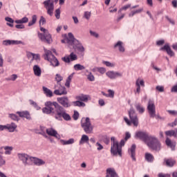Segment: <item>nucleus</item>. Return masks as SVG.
<instances>
[{
    "instance_id": "f257e3e1",
    "label": "nucleus",
    "mask_w": 177,
    "mask_h": 177,
    "mask_svg": "<svg viewBox=\"0 0 177 177\" xmlns=\"http://www.w3.org/2000/svg\"><path fill=\"white\" fill-rule=\"evenodd\" d=\"M135 139H139L144 143H146L149 149L153 151H160L161 150V142L155 136L149 135L147 131H138L134 136Z\"/></svg>"
},
{
    "instance_id": "f03ea898",
    "label": "nucleus",
    "mask_w": 177,
    "mask_h": 177,
    "mask_svg": "<svg viewBox=\"0 0 177 177\" xmlns=\"http://www.w3.org/2000/svg\"><path fill=\"white\" fill-rule=\"evenodd\" d=\"M111 141L113 142V145L111 147V154L113 156H119V157H122V147L125 146V140H121L120 143L115 140V137H111Z\"/></svg>"
},
{
    "instance_id": "7ed1b4c3",
    "label": "nucleus",
    "mask_w": 177,
    "mask_h": 177,
    "mask_svg": "<svg viewBox=\"0 0 177 177\" xmlns=\"http://www.w3.org/2000/svg\"><path fill=\"white\" fill-rule=\"evenodd\" d=\"M44 60L49 62L53 67H58L60 64L57 58L53 55L52 51L46 50V48H44Z\"/></svg>"
},
{
    "instance_id": "20e7f679",
    "label": "nucleus",
    "mask_w": 177,
    "mask_h": 177,
    "mask_svg": "<svg viewBox=\"0 0 177 177\" xmlns=\"http://www.w3.org/2000/svg\"><path fill=\"white\" fill-rule=\"evenodd\" d=\"M40 31H42L44 33L38 32V38L41 40L42 42L50 44V42H52V35L49 34L48 30L40 26Z\"/></svg>"
},
{
    "instance_id": "39448f33",
    "label": "nucleus",
    "mask_w": 177,
    "mask_h": 177,
    "mask_svg": "<svg viewBox=\"0 0 177 177\" xmlns=\"http://www.w3.org/2000/svg\"><path fill=\"white\" fill-rule=\"evenodd\" d=\"M81 126L86 133H93V126L91 123V119L89 118H83L82 119Z\"/></svg>"
},
{
    "instance_id": "423d86ee",
    "label": "nucleus",
    "mask_w": 177,
    "mask_h": 177,
    "mask_svg": "<svg viewBox=\"0 0 177 177\" xmlns=\"http://www.w3.org/2000/svg\"><path fill=\"white\" fill-rule=\"evenodd\" d=\"M56 104H57V102L47 101L45 102L46 107L42 109L43 113H44V114H53Z\"/></svg>"
},
{
    "instance_id": "0eeeda50",
    "label": "nucleus",
    "mask_w": 177,
    "mask_h": 177,
    "mask_svg": "<svg viewBox=\"0 0 177 177\" xmlns=\"http://www.w3.org/2000/svg\"><path fill=\"white\" fill-rule=\"evenodd\" d=\"M129 117L132 121V124L134 127H138L139 125V118H138V113L133 109V106H131L129 110Z\"/></svg>"
},
{
    "instance_id": "6e6552de",
    "label": "nucleus",
    "mask_w": 177,
    "mask_h": 177,
    "mask_svg": "<svg viewBox=\"0 0 177 177\" xmlns=\"http://www.w3.org/2000/svg\"><path fill=\"white\" fill-rule=\"evenodd\" d=\"M43 3L49 16H53V10H55V1L46 0Z\"/></svg>"
},
{
    "instance_id": "1a4fd4ad",
    "label": "nucleus",
    "mask_w": 177,
    "mask_h": 177,
    "mask_svg": "<svg viewBox=\"0 0 177 177\" xmlns=\"http://www.w3.org/2000/svg\"><path fill=\"white\" fill-rule=\"evenodd\" d=\"M65 111L66 109L57 102V104H55V108L54 109V112H53V115H55V118H56V120H59V118H62V115Z\"/></svg>"
},
{
    "instance_id": "9d476101",
    "label": "nucleus",
    "mask_w": 177,
    "mask_h": 177,
    "mask_svg": "<svg viewBox=\"0 0 177 177\" xmlns=\"http://www.w3.org/2000/svg\"><path fill=\"white\" fill-rule=\"evenodd\" d=\"M147 109L150 117L154 118L156 117V105L154 104V101L149 100Z\"/></svg>"
},
{
    "instance_id": "9b49d317",
    "label": "nucleus",
    "mask_w": 177,
    "mask_h": 177,
    "mask_svg": "<svg viewBox=\"0 0 177 177\" xmlns=\"http://www.w3.org/2000/svg\"><path fill=\"white\" fill-rule=\"evenodd\" d=\"M57 100L59 104H61L63 107L68 108L71 106L70 104V101L68 100V97H57Z\"/></svg>"
},
{
    "instance_id": "f8f14e48",
    "label": "nucleus",
    "mask_w": 177,
    "mask_h": 177,
    "mask_svg": "<svg viewBox=\"0 0 177 177\" xmlns=\"http://www.w3.org/2000/svg\"><path fill=\"white\" fill-rule=\"evenodd\" d=\"M160 50H165L170 57H174L175 56V53L174 50H172L171 46H169V44L168 43L165 44L164 46L161 47Z\"/></svg>"
},
{
    "instance_id": "ddd939ff",
    "label": "nucleus",
    "mask_w": 177,
    "mask_h": 177,
    "mask_svg": "<svg viewBox=\"0 0 177 177\" xmlns=\"http://www.w3.org/2000/svg\"><path fill=\"white\" fill-rule=\"evenodd\" d=\"M18 158L21 161L24 162V164L27 165L28 164V161H31L34 160L33 157H31L26 153H18Z\"/></svg>"
},
{
    "instance_id": "4468645a",
    "label": "nucleus",
    "mask_w": 177,
    "mask_h": 177,
    "mask_svg": "<svg viewBox=\"0 0 177 177\" xmlns=\"http://www.w3.org/2000/svg\"><path fill=\"white\" fill-rule=\"evenodd\" d=\"M67 93V89L66 87L62 86V84L58 85L57 88L54 91V94L57 96H62Z\"/></svg>"
},
{
    "instance_id": "2eb2a0df",
    "label": "nucleus",
    "mask_w": 177,
    "mask_h": 177,
    "mask_svg": "<svg viewBox=\"0 0 177 177\" xmlns=\"http://www.w3.org/2000/svg\"><path fill=\"white\" fill-rule=\"evenodd\" d=\"M71 46H73V49L79 50V52L85 51V48H84L82 44H81L78 40L75 39V38L73 39Z\"/></svg>"
},
{
    "instance_id": "dca6fc26",
    "label": "nucleus",
    "mask_w": 177,
    "mask_h": 177,
    "mask_svg": "<svg viewBox=\"0 0 177 177\" xmlns=\"http://www.w3.org/2000/svg\"><path fill=\"white\" fill-rule=\"evenodd\" d=\"M77 59L78 57H77V55L74 54V53H71L70 55L62 57V60L65 63H70L71 62H74Z\"/></svg>"
},
{
    "instance_id": "f3484780",
    "label": "nucleus",
    "mask_w": 177,
    "mask_h": 177,
    "mask_svg": "<svg viewBox=\"0 0 177 177\" xmlns=\"http://www.w3.org/2000/svg\"><path fill=\"white\" fill-rule=\"evenodd\" d=\"M46 132L48 136H53L56 139H60V135L57 133V131L55 130L53 128L46 129Z\"/></svg>"
},
{
    "instance_id": "a211bd4d",
    "label": "nucleus",
    "mask_w": 177,
    "mask_h": 177,
    "mask_svg": "<svg viewBox=\"0 0 177 177\" xmlns=\"http://www.w3.org/2000/svg\"><path fill=\"white\" fill-rule=\"evenodd\" d=\"M128 153L131 156L133 161H136V145L133 144L131 148L128 149Z\"/></svg>"
},
{
    "instance_id": "6ab92c4d",
    "label": "nucleus",
    "mask_w": 177,
    "mask_h": 177,
    "mask_svg": "<svg viewBox=\"0 0 177 177\" xmlns=\"http://www.w3.org/2000/svg\"><path fill=\"white\" fill-rule=\"evenodd\" d=\"M74 35L73 33L69 32L68 34V37H65V39L61 40L62 44H68V45H73V42L74 41Z\"/></svg>"
},
{
    "instance_id": "aec40b11",
    "label": "nucleus",
    "mask_w": 177,
    "mask_h": 177,
    "mask_svg": "<svg viewBox=\"0 0 177 177\" xmlns=\"http://www.w3.org/2000/svg\"><path fill=\"white\" fill-rule=\"evenodd\" d=\"M17 114L21 117V118H26V120H31V115L28 111H17Z\"/></svg>"
},
{
    "instance_id": "412c9836",
    "label": "nucleus",
    "mask_w": 177,
    "mask_h": 177,
    "mask_svg": "<svg viewBox=\"0 0 177 177\" xmlns=\"http://www.w3.org/2000/svg\"><path fill=\"white\" fill-rule=\"evenodd\" d=\"M165 143L167 147H170L172 151H175V147H176V142H172L169 138H166Z\"/></svg>"
},
{
    "instance_id": "4be33fe9",
    "label": "nucleus",
    "mask_w": 177,
    "mask_h": 177,
    "mask_svg": "<svg viewBox=\"0 0 177 177\" xmlns=\"http://www.w3.org/2000/svg\"><path fill=\"white\" fill-rule=\"evenodd\" d=\"M3 44L8 46V45H19V44H22L21 41L17 40H5L3 41Z\"/></svg>"
},
{
    "instance_id": "5701e85b",
    "label": "nucleus",
    "mask_w": 177,
    "mask_h": 177,
    "mask_svg": "<svg viewBox=\"0 0 177 177\" xmlns=\"http://www.w3.org/2000/svg\"><path fill=\"white\" fill-rule=\"evenodd\" d=\"M164 161L167 165V167H169L170 168H172L176 164V161L172 158H165Z\"/></svg>"
},
{
    "instance_id": "b1692460",
    "label": "nucleus",
    "mask_w": 177,
    "mask_h": 177,
    "mask_svg": "<svg viewBox=\"0 0 177 177\" xmlns=\"http://www.w3.org/2000/svg\"><path fill=\"white\" fill-rule=\"evenodd\" d=\"M33 73L36 77H41V74H42V71L41 68L38 65H35L33 66Z\"/></svg>"
},
{
    "instance_id": "393cba45",
    "label": "nucleus",
    "mask_w": 177,
    "mask_h": 177,
    "mask_svg": "<svg viewBox=\"0 0 177 177\" xmlns=\"http://www.w3.org/2000/svg\"><path fill=\"white\" fill-rule=\"evenodd\" d=\"M166 136H169L170 138L174 136V138H177V128L174 130H169L165 132Z\"/></svg>"
},
{
    "instance_id": "a878e982",
    "label": "nucleus",
    "mask_w": 177,
    "mask_h": 177,
    "mask_svg": "<svg viewBox=\"0 0 177 177\" xmlns=\"http://www.w3.org/2000/svg\"><path fill=\"white\" fill-rule=\"evenodd\" d=\"M77 100H80V102H88L89 100V95L80 94V95L76 97Z\"/></svg>"
},
{
    "instance_id": "bb28decb",
    "label": "nucleus",
    "mask_w": 177,
    "mask_h": 177,
    "mask_svg": "<svg viewBox=\"0 0 177 177\" xmlns=\"http://www.w3.org/2000/svg\"><path fill=\"white\" fill-rule=\"evenodd\" d=\"M135 107L139 114H143V113L145 111V106L140 104V103L136 104Z\"/></svg>"
},
{
    "instance_id": "cd10ccee",
    "label": "nucleus",
    "mask_w": 177,
    "mask_h": 177,
    "mask_svg": "<svg viewBox=\"0 0 177 177\" xmlns=\"http://www.w3.org/2000/svg\"><path fill=\"white\" fill-rule=\"evenodd\" d=\"M117 47H118L119 52H120L121 53H124V52H125V47H124V46H122V41H118L114 45V48H117Z\"/></svg>"
},
{
    "instance_id": "c85d7f7f",
    "label": "nucleus",
    "mask_w": 177,
    "mask_h": 177,
    "mask_svg": "<svg viewBox=\"0 0 177 177\" xmlns=\"http://www.w3.org/2000/svg\"><path fill=\"white\" fill-rule=\"evenodd\" d=\"M42 88H43L44 95H46L47 97H52L53 96V93L52 92V91H50V89L45 86H43Z\"/></svg>"
},
{
    "instance_id": "c756f323",
    "label": "nucleus",
    "mask_w": 177,
    "mask_h": 177,
    "mask_svg": "<svg viewBox=\"0 0 177 177\" xmlns=\"http://www.w3.org/2000/svg\"><path fill=\"white\" fill-rule=\"evenodd\" d=\"M145 158L147 162H153L154 161V156L150 153H145Z\"/></svg>"
},
{
    "instance_id": "7c9ffc66",
    "label": "nucleus",
    "mask_w": 177,
    "mask_h": 177,
    "mask_svg": "<svg viewBox=\"0 0 177 177\" xmlns=\"http://www.w3.org/2000/svg\"><path fill=\"white\" fill-rule=\"evenodd\" d=\"M55 81H57V84L55 85L54 88L56 89L57 88L58 85H61L60 84V82L63 81V77H62V75L60 74H57L55 75Z\"/></svg>"
},
{
    "instance_id": "2f4dec72",
    "label": "nucleus",
    "mask_w": 177,
    "mask_h": 177,
    "mask_svg": "<svg viewBox=\"0 0 177 177\" xmlns=\"http://www.w3.org/2000/svg\"><path fill=\"white\" fill-rule=\"evenodd\" d=\"M6 128L9 131V132H15V130L16 129V128H17V125L12 122L10 124H7Z\"/></svg>"
},
{
    "instance_id": "473e14b6",
    "label": "nucleus",
    "mask_w": 177,
    "mask_h": 177,
    "mask_svg": "<svg viewBox=\"0 0 177 177\" xmlns=\"http://www.w3.org/2000/svg\"><path fill=\"white\" fill-rule=\"evenodd\" d=\"M89 142V137L84 134L82 136V138L79 142L80 145H84V143H88Z\"/></svg>"
},
{
    "instance_id": "72a5a7b5",
    "label": "nucleus",
    "mask_w": 177,
    "mask_h": 177,
    "mask_svg": "<svg viewBox=\"0 0 177 177\" xmlns=\"http://www.w3.org/2000/svg\"><path fill=\"white\" fill-rule=\"evenodd\" d=\"M74 142H75L74 138H70L68 140H60L61 145H63L64 146H66L67 145H73Z\"/></svg>"
},
{
    "instance_id": "f704fd0d",
    "label": "nucleus",
    "mask_w": 177,
    "mask_h": 177,
    "mask_svg": "<svg viewBox=\"0 0 177 177\" xmlns=\"http://www.w3.org/2000/svg\"><path fill=\"white\" fill-rule=\"evenodd\" d=\"M1 149H4L5 150V154L7 156H9L10 154H12V151L13 150V147H1Z\"/></svg>"
},
{
    "instance_id": "c9c22d12",
    "label": "nucleus",
    "mask_w": 177,
    "mask_h": 177,
    "mask_svg": "<svg viewBox=\"0 0 177 177\" xmlns=\"http://www.w3.org/2000/svg\"><path fill=\"white\" fill-rule=\"evenodd\" d=\"M32 161H33V162H34V164H35V165H45V161H44V160H42L41 159H39V158H33Z\"/></svg>"
},
{
    "instance_id": "e433bc0d",
    "label": "nucleus",
    "mask_w": 177,
    "mask_h": 177,
    "mask_svg": "<svg viewBox=\"0 0 177 177\" xmlns=\"http://www.w3.org/2000/svg\"><path fill=\"white\" fill-rule=\"evenodd\" d=\"M122 77V73H119V72H114V71H111V79L114 80L115 78H120Z\"/></svg>"
},
{
    "instance_id": "4c0bfd02",
    "label": "nucleus",
    "mask_w": 177,
    "mask_h": 177,
    "mask_svg": "<svg viewBox=\"0 0 177 177\" xmlns=\"http://www.w3.org/2000/svg\"><path fill=\"white\" fill-rule=\"evenodd\" d=\"M6 21H8L7 23V26H8L9 27H13V24L15 23V20H13V19L7 17L5 18Z\"/></svg>"
},
{
    "instance_id": "58836bf2",
    "label": "nucleus",
    "mask_w": 177,
    "mask_h": 177,
    "mask_svg": "<svg viewBox=\"0 0 177 177\" xmlns=\"http://www.w3.org/2000/svg\"><path fill=\"white\" fill-rule=\"evenodd\" d=\"M73 68L75 70V71H81L82 70H85V66L80 64H77L74 65Z\"/></svg>"
},
{
    "instance_id": "ea45409f",
    "label": "nucleus",
    "mask_w": 177,
    "mask_h": 177,
    "mask_svg": "<svg viewBox=\"0 0 177 177\" xmlns=\"http://www.w3.org/2000/svg\"><path fill=\"white\" fill-rule=\"evenodd\" d=\"M73 77H74V73H72L70 75L68 78L66 79V82L65 83V86L67 88H70V83L71 82V80H73Z\"/></svg>"
},
{
    "instance_id": "a19ab883",
    "label": "nucleus",
    "mask_w": 177,
    "mask_h": 177,
    "mask_svg": "<svg viewBox=\"0 0 177 177\" xmlns=\"http://www.w3.org/2000/svg\"><path fill=\"white\" fill-rule=\"evenodd\" d=\"M64 118L65 121H71V116H70V114L66 113V111H64V113H62V115H61V118Z\"/></svg>"
},
{
    "instance_id": "79ce46f5",
    "label": "nucleus",
    "mask_w": 177,
    "mask_h": 177,
    "mask_svg": "<svg viewBox=\"0 0 177 177\" xmlns=\"http://www.w3.org/2000/svg\"><path fill=\"white\" fill-rule=\"evenodd\" d=\"M37 15H32V20L28 23V26L29 27H31V26H34V24H35V23H37Z\"/></svg>"
},
{
    "instance_id": "37998d69",
    "label": "nucleus",
    "mask_w": 177,
    "mask_h": 177,
    "mask_svg": "<svg viewBox=\"0 0 177 177\" xmlns=\"http://www.w3.org/2000/svg\"><path fill=\"white\" fill-rule=\"evenodd\" d=\"M8 117L9 118H11V120H12L13 121L19 122L20 120V118H19V116H17V115L14 113H10Z\"/></svg>"
},
{
    "instance_id": "c03bdc74",
    "label": "nucleus",
    "mask_w": 177,
    "mask_h": 177,
    "mask_svg": "<svg viewBox=\"0 0 177 177\" xmlns=\"http://www.w3.org/2000/svg\"><path fill=\"white\" fill-rule=\"evenodd\" d=\"M73 104H75V106H77V107H85L86 104L85 103L82 102L80 100H77L75 102H73Z\"/></svg>"
},
{
    "instance_id": "a18cd8bd",
    "label": "nucleus",
    "mask_w": 177,
    "mask_h": 177,
    "mask_svg": "<svg viewBox=\"0 0 177 177\" xmlns=\"http://www.w3.org/2000/svg\"><path fill=\"white\" fill-rule=\"evenodd\" d=\"M102 95L105 96L106 97H111V90L109 89L106 92L102 91L101 92Z\"/></svg>"
},
{
    "instance_id": "49530a36",
    "label": "nucleus",
    "mask_w": 177,
    "mask_h": 177,
    "mask_svg": "<svg viewBox=\"0 0 177 177\" xmlns=\"http://www.w3.org/2000/svg\"><path fill=\"white\" fill-rule=\"evenodd\" d=\"M86 75L88 81H91V82H93V81H95V76L93 75V74H92V73H89V74Z\"/></svg>"
},
{
    "instance_id": "de8ad7c7",
    "label": "nucleus",
    "mask_w": 177,
    "mask_h": 177,
    "mask_svg": "<svg viewBox=\"0 0 177 177\" xmlns=\"http://www.w3.org/2000/svg\"><path fill=\"white\" fill-rule=\"evenodd\" d=\"M6 164V160L3 158V156L0 154V167H3Z\"/></svg>"
},
{
    "instance_id": "09e8293b",
    "label": "nucleus",
    "mask_w": 177,
    "mask_h": 177,
    "mask_svg": "<svg viewBox=\"0 0 177 177\" xmlns=\"http://www.w3.org/2000/svg\"><path fill=\"white\" fill-rule=\"evenodd\" d=\"M72 117L75 121H77V120L80 118V113H78L77 111H75Z\"/></svg>"
},
{
    "instance_id": "8fccbe9b",
    "label": "nucleus",
    "mask_w": 177,
    "mask_h": 177,
    "mask_svg": "<svg viewBox=\"0 0 177 177\" xmlns=\"http://www.w3.org/2000/svg\"><path fill=\"white\" fill-rule=\"evenodd\" d=\"M39 26L41 27V26H44V24H46V19H45V17L41 16L40 17V20H39Z\"/></svg>"
},
{
    "instance_id": "3c124183",
    "label": "nucleus",
    "mask_w": 177,
    "mask_h": 177,
    "mask_svg": "<svg viewBox=\"0 0 177 177\" xmlns=\"http://www.w3.org/2000/svg\"><path fill=\"white\" fill-rule=\"evenodd\" d=\"M129 8H131V4H127L126 6H124L123 7H122L119 10H118V13H121L122 10H127V9H129Z\"/></svg>"
},
{
    "instance_id": "603ef678",
    "label": "nucleus",
    "mask_w": 177,
    "mask_h": 177,
    "mask_svg": "<svg viewBox=\"0 0 177 177\" xmlns=\"http://www.w3.org/2000/svg\"><path fill=\"white\" fill-rule=\"evenodd\" d=\"M32 58L34 59V60H37V61H39L41 60V56L39 55V54H34V53H31Z\"/></svg>"
},
{
    "instance_id": "864d4df0",
    "label": "nucleus",
    "mask_w": 177,
    "mask_h": 177,
    "mask_svg": "<svg viewBox=\"0 0 177 177\" xmlns=\"http://www.w3.org/2000/svg\"><path fill=\"white\" fill-rule=\"evenodd\" d=\"M136 86H137V88H136V93H140V84H139V79H138L136 82Z\"/></svg>"
},
{
    "instance_id": "5fc2aeb1",
    "label": "nucleus",
    "mask_w": 177,
    "mask_h": 177,
    "mask_svg": "<svg viewBox=\"0 0 177 177\" xmlns=\"http://www.w3.org/2000/svg\"><path fill=\"white\" fill-rule=\"evenodd\" d=\"M136 86H137V88H136V93H140V84H139V79H138L136 82Z\"/></svg>"
},
{
    "instance_id": "6e6d98bb",
    "label": "nucleus",
    "mask_w": 177,
    "mask_h": 177,
    "mask_svg": "<svg viewBox=\"0 0 177 177\" xmlns=\"http://www.w3.org/2000/svg\"><path fill=\"white\" fill-rule=\"evenodd\" d=\"M124 120L126 124L127 125H129V127H131V125H132V120H129V119H128V118H127V117H124Z\"/></svg>"
},
{
    "instance_id": "4d7b16f0",
    "label": "nucleus",
    "mask_w": 177,
    "mask_h": 177,
    "mask_svg": "<svg viewBox=\"0 0 177 177\" xmlns=\"http://www.w3.org/2000/svg\"><path fill=\"white\" fill-rule=\"evenodd\" d=\"M55 16L56 19H60V8H58L55 10Z\"/></svg>"
},
{
    "instance_id": "13d9d810",
    "label": "nucleus",
    "mask_w": 177,
    "mask_h": 177,
    "mask_svg": "<svg viewBox=\"0 0 177 177\" xmlns=\"http://www.w3.org/2000/svg\"><path fill=\"white\" fill-rule=\"evenodd\" d=\"M111 177H120L114 168H111Z\"/></svg>"
},
{
    "instance_id": "bf43d9fd",
    "label": "nucleus",
    "mask_w": 177,
    "mask_h": 177,
    "mask_svg": "<svg viewBox=\"0 0 177 177\" xmlns=\"http://www.w3.org/2000/svg\"><path fill=\"white\" fill-rule=\"evenodd\" d=\"M84 17L85 19H86L87 20H89V19H91V12L89 11H86L84 12Z\"/></svg>"
},
{
    "instance_id": "052dcab7",
    "label": "nucleus",
    "mask_w": 177,
    "mask_h": 177,
    "mask_svg": "<svg viewBox=\"0 0 177 177\" xmlns=\"http://www.w3.org/2000/svg\"><path fill=\"white\" fill-rule=\"evenodd\" d=\"M165 19H167V21L170 23V24H172L173 26H175V21H174L173 19L169 18V17H168V15L165 16Z\"/></svg>"
},
{
    "instance_id": "680f3d73",
    "label": "nucleus",
    "mask_w": 177,
    "mask_h": 177,
    "mask_svg": "<svg viewBox=\"0 0 177 177\" xmlns=\"http://www.w3.org/2000/svg\"><path fill=\"white\" fill-rule=\"evenodd\" d=\"M164 44H165V40L164 39L158 40L156 41V45H158V46H161V45H164Z\"/></svg>"
},
{
    "instance_id": "e2e57ef3",
    "label": "nucleus",
    "mask_w": 177,
    "mask_h": 177,
    "mask_svg": "<svg viewBox=\"0 0 177 177\" xmlns=\"http://www.w3.org/2000/svg\"><path fill=\"white\" fill-rule=\"evenodd\" d=\"M90 34L92 37H94L95 38H99V34H97L96 32L91 30Z\"/></svg>"
},
{
    "instance_id": "0e129e2a",
    "label": "nucleus",
    "mask_w": 177,
    "mask_h": 177,
    "mask_svg": "<svg viewBox=\"0 0 177 177\" xmlns=\"http://www.w3.org/2000/svg\"><path fill=\"white\" fill-rule=\"evenodd\" d=\"M98 73H100V74H104V73H106V68L103 67H98Z\"/></svg>"
},
{
    "instance_id": "69168bd1",
    "label": "nucleus",
    "mask_w": 177,
    "mask_h": 177,
    "mask_svg": "<svg viewBox=\"0 0 177 177\" xmlns=\"http://www.w3.org/2000/svg\"><path fill=\"white\" fill-rule=\"evenodd\" d=\"M156 89V91H158V92H164V86H157Z\"/></svg>"
},
{
    "instance_id": "338daca9",
    "label": "nucleus",
    "mask_w": 177,
    "mask_h": 177,
    "mask_svg": "<svg viewBox=\"0 0 177 177\" xmlns=\"http://www.w3.org/2000/svg\"><path fill=\"white\" fill-rule=\"evenodd\" d=\"M128 139H131V133L129 132H126L124 140L127 141Z\"/></svg>"
},
{
    "instance_id": "774afa93",
    "label": "nucleus",
    "mask_w": 177,
    "mask_h": 177,
    "mask_svg": "<svg viewBox=\"0 0 177 177\" xmlns=\"http://www.w3.org/2000/svg\"><path fill=\"white\" fill-rule=\"evenodd\" d=\"M106 177H111V168L106 169Z\"/></svg>"
}]
</instances>
